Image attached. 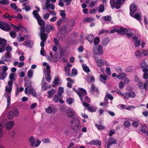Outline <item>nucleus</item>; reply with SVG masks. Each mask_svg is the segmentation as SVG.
<instances>
[{
    "instance_id": "f8f14e48",
    "label": "nucleus",
    "mask_w": 148,
    "mask_h": 148,
    "mask_svg": "<svg viewBox=\"0 0 148 148\" xmlns=\"http://www.w3.org/2000/svg\"><path fill=\"white\" fill-rule=\"evenodd\" d=\"M12 26L15 30L16 31H19L23 29L24 27L21 24H19L18 26L14 25L10 23V26Z\"/></svg>"
},
{
    "instance_id": "7c9ffc66",
    "label": "nucleus",
    "mask_w": 148,
    "mask_h": 148,
    "mask_svg": "<svg viewBox=\"0 0 148 148\" xmlns=\"http://www.w3.org/2000/svg\"><path fill=\"white\" fill-rule=\"evenodd\" d=\"M56 90L53 89H51L48 91V94L49 95L48 98H50L55 93Z\"/></svg>"
},
{
    "instance_id": "864d4df0",
    "label": "nucleus",
    "mask_w": 148,
    "mask_h": 148,
    "mask_svg": "<svg viewBox=\"0 0 148 148\" xmlns=\"http://www.w3.org/2000/svg\"><path fill=\"white\" fill-rule=\"evenodd\" d=\"M64 70L65 72V74L68 76L70 75V69L66 67H65L64 68Z\"/></svg>"
},
{
    "instance_id": "e433bc0d",
    "label": "nucleus",
    "mask_w": 148,
    "mask_h": 148,
    "mask_svg": "<svg viewBox=\"0 0 148 148\" xmlns=\"http://www.w3.org/2000/svg\"><path fill=\"white\" fill-rule=\"evenodd\" d=\"M7 75V73L6 72H1L0 73V79H4Z\"/></svg>"
},
{
    "instance_id": "79ce46f5",
    "label": "nucleus",
    "mask_w": 148,
    "mask_h": 148,
    "mask_svg": "<svg viewBox=\"0 0 148 148\" xmlns=\"http://www.w3.org/2000/svg\"><path fill=\"white\" fill-rule=\"evenodd\" d=\"M94 20L93 17H86L83 20V21L85 22H90Z\"/></svg>"
},
{
    "instance_id": "dca6fc26",
    "label": "nucleus",
    "mask_w": 148,
    "mask_h": 148,
    "mask_svg": "<svg viewBox=\"0 0 148 148\" xmlns=\"http://www.w3.org/2000/svg\"><path fill=\"white\" fill-rule=\"evenodd\" d=\"M46 30L47 33H49L51 30H53L55 29L54 27L50 25H47L46 27Z\"/></svg>"
},
{
    "instance_id": "f704fd0d",
    "label": "nucleus",
    "mask_w": 148,
    "mask_h": 148,
    "mask_svg": "<svg viewBox=\"0 0 148 148\" xmlns=\"http://www.w3.org/2000/svg\"><path fill=\"white\" fill-rule=\"evenodd\" d=\"M5 96L7 97V108H8L10 105V100L11 95H4Z\"/></svg>"
},
{
    "instance_id": "473e14b6",
    "label": "nucleus",
    "mask_w": 148,
    "mask_h": 148,
    "mask_svg": "<svg viewBox=\"0 0 148 148\" xmlns=\"http://www.w3.org/2000/svg\"><path fill=\"white\" fill-rule=\"evenodd\" d=\"M35 139V138L33 136L31 137L28 139L29 142L31 146L32 147L34 146Z\"/></svg>"
},
{
    "instance_id": "1a4fd4ad",
    "label": "nucleus",
    "mask_w": 148,
    "mask_h": 148,
    "mask_svg": "<svg viewBox=\"0 0 148 148\" xmlns=\"http://www.w3.org/2000/svg\"><path fill=\"white\" fill-rule=\"evenodd\" d=\"M12 56V54L11 52H6L4 55L2 56L1 59L5 62L9 61L11 60Z\"/></svg>"
},
{
    "instance_id": "c756f323",
    "label": "nucleus",
    "mask_w": 148,
    "mask_h": 148,
    "mask_svg": "<svg viewBox=\"0 0 148 148\" xmlns=\"http://www.w3.org/2000/svg\"><path fill=\"white\" fill-rule=\"evenodd\" d=\"M68 32V29L66 26H65L62 27L60 30V32L62 34H66Z\"/></svg>"
},
{
    "instance_id": "9b49d317",
    "label": "nucleus",
    "mask_w": 148,
    "mask_h": 148,
    "mask_svg": "<svg viewBox=\"0 0 148 148\" xmlns=\"http://www.w3.org/2000/svg\"><path fill=\"white\" fill-rule=\"evenodd\" d=\"M14 123L13 121H10L6 122L5 124V127L8 130L11 129L14 126Z\"/></svg>"
},
{
    "instance_id": "bf43d9fd",
    "label": "nucleus",
    "mask_w": 148,
    "mask_h": 148,
    "mask_svg": "<svg viewBox=\"0 0 148 148\" xmlns=\"http://www.w3.org/2000/svg\"><path fill=\"white\" fill-rule=\"evenodd\" d=\"M103 19L105 21H110L111 20V17L110 16H106L103 17Z\"/></svg>"
},
{
    "instance_id": "39448f33",
    "label": "nucleus",
    "mask_w": 148,
    "mask_h": 148,
    "mask_svg": "<svg viewBox=\"0 0 148 148\" xmlns=\"http://www.w3.org/2000/svg\"><path fill=\"white\" fill-rule=\"evenodd\" d=\"M0 28L5 31H8L11 30L10 23L0 21Z\"/></svg>"
},
{
    "instance_id": "cd10ccee",
    "label": "nucleus",
    "mask_w": 148,
    "mask_h": 148,
    "mask_svg": "<svg viewBox=\"0 0 148 148\" xmlns=\"http://www.w3.org/2000/svg\"><path fill=\"white\" fill-rule=\"evenodd\" d=\"M110 42L109 38H104L103 40L102 45L103 46H106Z\"/></svg>"
},
{
    "instance_id": "a211bd4d",
    "label": "nucleus",
    "mask_w": 148,
    "mask_h": 148,
    "mask_svg": "<svg viewBox=\"0 0 148 148\" xmlns=\"http://www.w3.org/2000/svg\"><path fill=\"white\" fill-rule=\"evenodd\" d=\"M45 27H42L40 28V37H47V34L45 33Z\"/></svg>"
},
{
    "instance_id": "680f3d73",
    "label": "nucleus",
    "mask_w": 148,
    "mask_h": 148,
    "mask_svg": "<svg viewBox=\"0 0 148 148\" xmlns=\"http://www.w3.org/2000/svg\"><path fill=\"white\" fill-rule=\"evenodd\" d=\"M41 143V141H39V139H36L35 143H34V147H37L39 146Z\"/></svg>"
},
{
    "instance_id": "c85d7f7f",
    "label": "nucleus",
    "mask_w": 148,
    "mask_h": 148,
    "mask_svg": "<svg viewBox=\"0 0 148 148\" xmlns=\"http://www.w3.org/2000/svg\"><path fill=\"white\" fill-rule=\"evenodd\" d=\"M127 76V75L126 73L123 72H121L118 75L117 78L119 79H122L125 78Z\"/></svg>"
},
{
    "instance_id": "412c9836",
    "label": "nucleus",
    "mask_w": 148,
    "mask_h": 148,
    "mask_svg": "<svg viewBox=\"0 0 148 148\" xmlns=\"http://www.w3.org/2000/svg\"><path fill=\"white\" fill-rule=\"evenodd\" d=\"M141 14L140 13H136L134 15V14L133 15L132 17H134V18L136 19L137 20L139 21L140 24L141 23Z\"/></svg>"
},
{
    "instance_id": "c9c22d12",
    "label": "nucleus",
    "mask_w": 148,
    "mask_h": 148,
    "mask_svg": "<svg viewBox=\"0 0 148 148\" xmlns=\"http://www.w3.org/2000/svg\"><path fill=\"white\" fill-rule=\"evenodd\" d=\"M24 90V88L23 87H21L19 89V87L18 85H17L16 88V96H17L19 92H22Z\"/></svg>"
},
{
    "instance_id": "aec40b11",
    "label": "nucleus",
    "mask_w": 148,
    "mask_h": 148,
    "mask_svg": "<svg viewBox=\"0 0 148 148\" xmlns=\"http://www.w3.org/2000/svg\"><path fill=\"white\" fill-rule=\"evenodd\" d=\"M122 3V1L121 0H116V2L115 1L114 8H116L117 9H119L121 8Z\"/></svg>"
},
{
    "instance_id": "774afa93",
    "label": "nucleus",
    "mask_w": 148,
    "mask_h": 148,
    "mask_svg": "<svg viewBox=\"0 0 148 148\" xmlns=\"http://www.w3.org/2000/svg\"><path fill=\"white\" fill-rule=\"evenodd\" d=\"M135 56L137 58H139L141 56V53L140 52L139 50L136 51L135 53Z\"/></svg>"
},
{
    "instance_id": "603ef678",
    "label": "nucleus",
    "mask_w": 148,
    "mask_h": 148,
    "mask_svg": "<svg viewBox=\"0 0 148 148\" xmlns=\"http://www.w3.org/2000/svg\"><path fill=\"white\" fill-rule=\"evenodd\" d=\"M75 20L74 19H72L70 20L68 23V24L70 25V26L72 27H73L75 25Z\"/></svg>"
},
{
    "instance_id": "6e6552de",
    "label": "nucleus",
    "mask_w": 148,
    "mask_h": 148,
    "mask_svg": "<svg viewBox=\"0 0 148 148\" xmlns=\"http://www.w3.org/2000/svg\"><path fill=\"white\" fill-rule=\"evenodd\" d=\"M47 38H40V39L41 40L40 42V45L41 47L40 53L41 55L44 56H45V51L44 47L45 46V42L47 40Z\"/></svg>"
},
{
    "instance_id": "69168bd1",
    "label": "nucleus",
    "mask_w": 148,
    "mask_h": 148,
    "mask_svg": "<svg viewBox=\"0 0 148 148\" xmlns=\"http://www.w3.org/2000/svg\"><path fill=\"white\" fill-rule=\"evenodd\" d=\"M143 87L145 91H147L148 90V82L147 81H146L144 83Z\"/></svg>"
},
{
    "instance_id": "4d7b16f0",
    "label": "nucleus",
    "mask_w": 148,
    "mask_h": 148,
    "mask_svg": "<svg viewBox=\"0 0 148 148\" xmlns=\"http://www.w3.org/2000/svg\"><path fill=\"white\" fill-rule=\"evenodd\" d=\"M137 85L138 87L140 89H143L144 88L143 87L144 84L142 82L140 81L138 82Z\"/></svg>"
},
{
    "instance_id": "9d476101",
    "label": "nucleus",
    "mask_w": 148,
    "mask_h": 148,
    "mask_svg": "<svg viewBox=\"0 0 148 148\" xmlns=\"http://www.w3.org/2000/svg\"><path fill=\"white\" fill-rule=\"evenodd\" d=\"M67 116L69 118H72L76 116V114L74 110L71 109H68L66 112Z\"/></svg>"
},
{
    "instance_id": "3c124183",
    "label": "nucleus",
    "mask_w": 148,
    "mask_h": 148,
    "mask_svg": "<svg viewBox=\"0 0 148 148\" xmlns=\"http://www.w3.org/2000/svg\"><path fill=\"white\" fill-rule=\"evenodd\" d=\"M63 20L62 19H60L58 20L56 23V25L58 27V29L59 30L60 29V26L62 23Z\"/></svg>"
},
{
    "instance_id": "de8ad7c7",
    "label": "nucleus",
    "mask_w": 148,
    "mask_h": 148,
    "mask_svg": "<svg viewBox=\"0 0 148 148\" xmlns=\"http://www.w3.org/2000/svg\"><path fill=\"white\" fill-rule=\"evenodd\" d=\"M46 9H48L50 8L52 10H53L55 9V6L54 4L53 3H50L47 6H46Z\"/></svg>"
},
{
    "instance_id": "423d86ee",
    "label": "nucleus",
    "mask_w": 148,
    "mask_h": 148,
    "mask_svg": "<svg viewBox=\"0 0 148 148\" xmlns=\"http://www.w3.org/2000/svg\"><path fill=\"white\" fill-rule=\"evenodd\" d=\"M7 45V41L4 38H0V53L5 51V47Z\"/></svg>"
},
{
    "instance_id": "6e6d98bb",
    "label": "nucleus",
    "mask_w": 148,
    "mask_h": 148,
    "mask_svg": "<svg viewBox=\"0 0 148 148\" xmlns=\"http://www.w3.org/2000/svg\"><path fill=\"white\" fill-rule=\"evenodd\" d=\"M15 75L14 73H10L9 76V78L11 80H15Z\"/></svg>"
},
{
    "instance_id": "20e7f679",
    "label": "nucleus",
    "mask_w": 148,
    "mask_h": 148,
    "mask_svg": "<svg viewBox=\"0 0 148 148\" xmlns=\"http://www.w3.org/2000/svg\"><path fill=\"white\" fill-rule=\"evenodd\" d=\"M50 69V67L49 65L47 66L46 67L44 68L45 77L48 82H49L51 79Z\"/></svg>"
},
{
    "instance_id": "4468645a",
    "label": "nucleus",
    "mask_w": 148,
    "mask_h": 148,
    "mask_svg": "<svg viewBox=\"0 0 148 148\" xmlns=\"http://www.w3.org/2000/svg\"><path fill=\"white\" fill-rule=\"evenodd\" d=\"M128 31V29L126 28L121 27L118 29L117 32L121 35H124L126 34Z\"/></svg>"
},
{
    "instance_id": "13d9d810",
    "label": "nucleus",
    "mask_w": 148,
    "mask_h": 148,
    "mask_svg": "<svg viewBox=\"0 0 148 148\" xmlns=\"http://www.w3.org/2000/svg\"><path fill=\"white\" fill-rule=\"evenodd\" d=\"M146 126L145 125H144L141 126L140 128L139 129L143 133H145L146 132Z\"/></svg>"
},
{
    "instance_id": "b1692460",
    "label": "nucleus",
    "mask_w": 148,
    "mask_h": 148,
    "mask_svg": "<svg viewBox=\"0 0 148 148\" xmlns=\"http://www.w3.org/2000/svg\"><path fill=\"white\" fill-rule=\"evenodd\" d=\"M46 112L49 114H51L54 112V107L53 106H49L48 108L46 109Z\"/></svg>"
},
{
    "instance_id": "2f4dec72",
    "label": "nucleus",
    "mask_w": 148,
    "mask_h": 148,
    "mask_svg": "<svg viewBox=\"0 0 148 148\" xmlns=\"http://www.w3.org/2000/svg\"><path fill=\"white\" fill-rule=\"evenodd\" d=\"M97 50L99 54L102 55L103 54V50L102 47L101 45H99L98 46V47L97 49Z\"/></svg>"
},
{
    "instance_id": "4be33fe9",
    "label": "nucleus",
    "mask_w": 148,
    "mask_h": 148,
    "mask_svg": "<svg viewBox=\"0 0 148 148\" xmlns=\"http://www.w3.org/2000/svg\"><path fill=\"white\" fill-rule=\"evenodd\" d=\"M107 79V75L103 74H101L100 75V79L101 82L105 83Z\"/></svg>"
},
{
    "instance_id": "0eeeda50",
    "label": "nucleus",
    "mask_w": 148,
    "mask_h": 148,
    "mask_svg": "<svg viewBox=\"0 0 148 148\" xmlns=\"http://www.w3.org/2000/svg\"><path fill=\"white\" fill-rule=\"evenodd\" d=\"M19 112L17 109L10 111L8 114V118L9 119H12L14 116H17L18 115Z\"/></svg>"
},
{
    "instance_id": "37998d69",
    "label": "nucleus",
    "mask_w": 148,
    "mask_h": 148,
    "mask_svg": "<svg viewBox=\"0 0 148 148\" xmlns=\"http://www.w3.org/2000/svg\"><path fill=\"white\" fill-rule=\"evenodd\" d=\"M74 99L72 98H67L66 100V103L69 104H71L72 103L74 102Z\"/></svg>"
},
{
    "instance_id": "bb28decb",
    "label": "nucleus",
    "mask_w": 148,
    "mask_h": 148,
    "mask_svg": "<svg viewBox=\"0 0 148 148\" xmlns=\"http://www.w3.org/2000/svg\"><path fill=\"white\" fill-rule=\"evenodd\" d=\"M12 89V86L9 87L6 86L5 87L6 93L4 95H11V92Z\"/></svg>"
},
{
    "instance_id": "e2e57ef3",
    "label": "nucleus",
    "mask_w": 148,
    "mask_h": 148,
    "mask_svg": "<svg viewBox=\"0 0 148 148\" xmlns=\"http://www.w3.org/2000/svg\"><path fill=\"white\" fill-rule=\"evenodd\" d=\"M33 74V70L31 69H29L27 72V75L30 78L32 77Z\"/></svg>"
},
{
    "instance_id": "6ab92c4d",
    "label": "nucleus",
    "mask_w": 148,
    "mask_h": 148,
    "mask_svg": "<svg viewBox=\"0 0 148 148\" xmlns=\"http://www.w3.org/2000/svg\"><path fill=\"white\" fill-rule=\"evenodd\" d=\"M3 17L5 19H8L10 21H11L12 18H16V17L14 15L10 16V14L7 13H5L3 15Z\"/></svg>"
},
{
    "instance_id": "393cba45",
    "label": "nucleus",
    "mask_w": 148,
    "mask_h": 148,
    "mask_svg": "<svg viewBox=\"0 0 148 148\" xmlns=\"http://www.w3.org/2000/svg\"><path fill=\"white\" fill-rule=\"evenodd\" d=\"M96 61L97 64L98 66L101 67L104 64V62L103 60L101 59H98L97 60L96 59Z\"/></svg>"
},
{
    "instance_id": "2eb2a0df",
    "label": "nucleus",
    "mask_w": 148,
    "mask_h": 148,
    "mask_svg": "<svg viewBox=\"0 0 148 148\" xmlns=\"http://www.w3.org/2000/svg\"><path fill=\"white\" fill-rule=\"evenodd\" d=\"M132 40L134 43L136 47H138L140 46V40L138 39V38H132Z\"/></svg>"
},
{
    "instance_id": "49530a36",
    "label": "nucleus",
    "mask_w": 148,
    "mask_h": 148,
    "mask_svg": "<svg viewBox=\"0 0 148 148\" xmlns=\"http://www.w3.org/2000/svg\"><path fill=\"white\" fill-rule=\"evenodd\" d=\"M64 92V88L62 87H60L58 88V95L61 96V95Z\"/></svg>"
},
{
    "instance_id": "0e129e2a",
    "label": "nucleus",
    "mask_w": 148,
    "mask_h": 148,
    "mask_svg": "<svg viewBox=\"0 0 148 148\" xmlns=\"http://www.w3.org/2000/svg\"><path fill=\"white\" fill-rule=\"evenodd\" d=\"M136 96L135 92L133 91H130L128 93L129 97L134 98Z\"/></svg>"
},
{
    "instance_id": "5fc2aeb1",
    "label": "nucleus",
    "mask_w": 148,
    "mask_h": 148,
    "mask_svg": "<svg viewBox=\"0 0 148 148\" xmlns=\"http://www.w3.org/2000/svg\"><path fill=\"white\" fill-rule=\"evenodd\" d=\"M98 9L99 12H103L104 10V5L103 4H101Z\"/></svg>"
},
{
    "instance_id": "f03ea898",
    "label": "nucleus",
    "mask_w": 148,
    "mask_h": 148,
    "mask_svg": "<svg viewBox=\"0 0 148 148\" xmlns=\"http://www.w3.org/2000/svg\"><path fill=\"white\" fill-rule=\"evenodd\" d=\"M79 121L77 119L73 118L70 122V125L73 130L76 132H79L81 130V127L79 125Z\"/></svg>"
},
{
    "instance_id": "4c0bfd02",
    "label": "nucleus",
    "mask_w": 148,
    "mask_h": 148,
    "mask_svg": "<svg viewBox=\"0 0 148 148\" xmlns=\"http://www.w3.org/2000/svg\"><path fill=\"white\" fill-rule=\"evenodd\" d=\"M87 80L88 79L89 80L90 82H93L95 81V79L94 77L93 76H91L89 74H87Z\"/></svg>"
},
{
    "instance_id": "052dcab7",
    "label": "nucleus",
    "mask_w": 148,
    "mask_h": 148,
    "mask_svg": "<svg viewBox=\"0 0 148 148\" xmlns=\"http://www.w3.org/2000/svg\"><path fill=\"white\" fill-rule=\"evenodd\" d=\"M97 108H94L93 107L89 106L88 108H87V110L90 112H95Z\"/></svg>"
},
{
    "instance_id": "338daca9",
    "label": "nucleus",
    "mask_w": 148,
    "mask_h": 148,
    "mask_svg": "<svg viewBox=\"0 0 148 148\" xmlns=\"http://www.w3.org/2000/svg\"><path fill=\"white\" fill-rule=\"evenodd\" d=\"M140 66L141 68H147V67L146 63L145 61H143L140 63Z\"/></svg>"
},
{
    "instance_id": "7ed1b4c3",
    "label": "nucleus",
    "mask_w": 148,
    "mask_h": 148,
    "mask_svg": "<svg viewBox=\"0 0 148 148\" xmlns=\"http://www.w3.org/2000/svg\"><path fill=\"white\" fill-rule=\"evenodd\" d=\"M33 14L34 17L37 20L39 25L43 27L45 25V22L38 14L37 11L36 10H34Z\"/></svg>"
},
{
    "instance_id": "5701e85b",
    "label": "nucleus",
    "mask_w": 148,
    "mask_h": 148,
    "mask_svg": "<svg viewBox=\"0 0 148 148\" xmlns=\"http://www.w3.org/2000/svg\"><path fill=\"white\" fill-rule=\"evenodd\" d=\"M26 88L25 89V92L26 94H27L28 89L32 87L31 84L29 82H26L25 84Z\"/></svg>"
},
{
    "instance_id": "ddd939ff",
    "label": "nucleus",
    "mask_w": 148,
    "mask_h": 148,
    "mask_svg": "<svg viewBox=\"0 0 148 148\" xmlns=\"http://www.w3.org/2000/svg\"><path fill=\"white\" fill-rule=\"evenodd\" d=\"M137 7L135 5H131L130 7V14L132 16H133L134 12L136 11Z\"/></svg>"
},
{
    "instance_id": "8fccbe9b",
    "label": "nucleus",
    "mask_w": 148,
    "mask_h": 148,
    "mask_svg": "<svg viewBox=\"0 0 148 148\" xmlns=\"http://www.w3.org/2000/svg\"><path fill=\"white\" fill-rule=\"evenodd\" d=\"M95 126L99 130H104L105 129V127L103 125H100L98 124L95 125Z\"/></svg>"
},
{
    "instance_id": "a18cd8bd",
    "label": "nucleus",
    "mask_w": 148,
    "mask_h": 148,
    "mask_svg": "<svg viewBox=\"0 0 148 148\" xmlns=\"http://www.w3.org/2000/svg\"><path fill=\"white\" fill-rule=\"evenodd\" d=\"M60 81L59 77L58 76H56L55 77L54 80L53 82L55 85H57Z\"/></svg>"
},
{
    "instance_id": "a19ab883",
    "label": "nucleus",
    "mask_w": 148,
    "mask_h": 148,
    "mask_svg": "<svg viewBox=\"0 0 148 148\" xmlns=\"http://www.w3.org/2000/svg\"><path fill=\"white\" fill-rule=\"evenodd\" d=\"M42 89L43 90H46L47 88V85L46 83L45 82V79L44 78H43L42 79Z\"/></svg>"
},
{
    "instance_id": "ea45409f",
    "label": "nucleus",
    "mask_w": 148,
    "mask_h": 148,
    "mask_svg": "<svg viewBox=\"0 0 148 148\" xmlns=\"http://www.w3.org/2000/svg\"><path fill=\"white\" fill-rule=\"evenodd\" d=\"M95 91H96L97 92H99V90L96 88L94 85V84H92L90 90V91L91 93H92Z\"/></svg>"
},
{
    "instance_id": "f3484780",
    "label": "nucleus",
    "mask_w": 148,
    "mask_h": 148,
    "mask_svg": "<svg viewBox=\"0 0 148 148\" xmlns=\"http://www.w3.org/2000/svg\"><path fill=\"white\" fill-rule=\"evenodd\" d=\"M27 94H32V95L34 97H36V93L32 87L28 89Z\"/></svg>"
},
{
    "instance_id": "09e8293b",
    "label": "nucleus",
    "mask_w": 148,
    "mask_h": 148,
    "mask_svg": "<svg viewBox=\"0 0 148 148\" xmlns=\"http://www.w3.org/2000/svg\"><path fill=\"white\" fill-rule=\"evenodd\" d=\"M9 2L8 0H0V4L8 5Z\"/></svg>"
},
{
    "instance_id": "c03bdc74",
    "label": "nucleus",
    "mask_w": 148,
    "mask_h": 148,
    "mask_svg": "<svg viewBox=\"0 0 148 148\" xmlns=\"http://www.w3.org/2000/svg\"><path fill=\"white\" fill-rule=\"evenodd\" d=\"M90 145H95L98 146H100L101 145V142L100 141H94L90 143Z\"/></svg>"
},
{
    "instance_id": "58836bf2",
    "label": "nucleus",
    "mask_w": 148,
    "mask_h": 148,
    "mask_svg": "<svg viewBox=\"0 0 148 148\" xmlns=\"http://www.w3.org/2000/svg\"><path fill=\"white\" fill-rule=\"evenodd\" d=\"M82 68L83 70L87 73H88L90 71V70L86 64H83Z\"/></svg>"
},
{
    "instance_id": "f257e3e1",
    "label": "nucleus",
    "mask_w": 148,
    "mask_h": 148,
    "mask_svg": "<svg viewBox=\"0 0 148 148\" xmlns=\"http://www.w3.org/2000/svg\"><path fill=\"white\" fill-rule=\"evenodd\" d=\"M79 92H78V95L82 101L83 105L85 107L88 108L89 105L88 103L90 102L89 98L86 96V92L85 90L82 88L79 89Z\"/></svg>"
},
{
    "instance_id": "a878e982",
    "label": "nucleus",
    "mask_w": 148,
    "mask_h": 148,
    "mask_svg": "<svg viewBox=\"0 0 148 148\" xmlns=\"http://www.w3.org/2000/svg\"><path fill=\"white\" fill-rule=\"evenodd\" d=\"M117 141L116 139L112 137H110L108 139V143L109 145L116 143Z\"/></svg>"
},
{
    "instance_id": "72a5a7b5",
    "label": "nucleus",
    "mask_w": 148,
    "mask_h": 148,
    "mask_svg": "<svg viewBox=\"0 0 148 148\" xmlns=\"http://www.w3.org/2000/svg\"><path fill=\"white\" fill-rule=\"evenodd\" d=\"M31 43H32V42L30 40H28L25 41L23 43V45L28 47H31L32 46Z\"/></svg>"
}]
</instances>
